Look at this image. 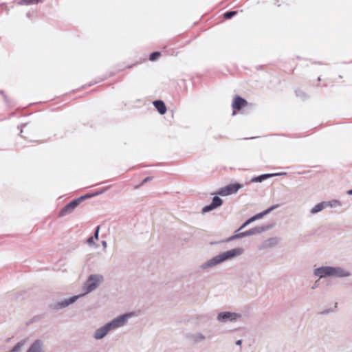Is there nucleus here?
<instances>
[{
	"label": "nucleus",
	"instance_id": "f8f14e48",
	"mask_svg": "<svg viewBox=\"0 0 352 352\" xmlns=\"http://www.w3.org/2000/svg\"><path fill=\"white\" fill-rule=\"evenodd\" d=\"M80 296L81 295H80ZM78 297H79V296H74L69 299L65 300L59 302L58 306L59 307H65L68 306L69 305L74 302L76 300V299L78 298Z\"/></svg>",
	"mask_w": 352,
	"mask_h": 352
},
{
	"label": "nucleus",
	"instance_id": "9d476101",
	"mask_svg": "<svg viewBox=\"0 0 352 352\" xmlns=\"http://www.w3.org/2000/svg\"><path fill=\"white\" fill-rule=\"evenodd\" d=\"M237 316H239L236 314L225 312V313H221L218 316V319L219 320H226L228 319H229L230 320H235Z\"/></svg>",
	"mask_w": 352,
	"mask_h": 352
},
{
	"label": "nucleus",
	"instance_id": "4be33fe9",
	"mask_svg": "<svg viewBox=\"0 0 352 352\" xmlns=\"http://www.w3.org/2000/svg\"><path fill=\"white\" fill-rule=\"evenodd\" d=\"M94 243V237H93V236H91V237H90V238H89V239H87V243H89V245H91V244H93Z\"/></svg>",
	"mask_w": 352,
	"mask_h": 352
},
{
	"label": "nucleus",
	"instance_id": "a211bd4d",
	"mask_svg": "<svg viewBox=\"0 0 352 352\" xmlns=\"http://www.w3.org/2000/svg\"><path fill=\"white\" fill-rule=\"evenodd\" d=\"M25 4H35L39 3L41 0H21Z\"/></svg>",
	"mask_w": 352,
	"mask_h": 352
},
{
	"label": "nucleus",
	"instance_id": "4468645a",
	"mask_svg": "<svg viewBox=\"0 0 352 352\" xmlns=\"http://www.w3.org/2000/svg\"><path fill=\"white\" fill-rule=\"evenodd\" d=\"M324 208L323 204H318L311 209V213H316L321 211Z\"/></svg>",
	"mask_w": 352,
	"mask_h": 352
},
{
	"label": "nucleus",
	"instance_id": "f257e3e1",
	"mask_svg": "<svg viewBox=\"0 0 352 352\" xmlns=\"http://www.w3.org/2000/svg\"><path fill=\"white\" fill-rule=\"evenodd\" d=\"M131 314H127L120 316L116 319L113 320L111 322L97 329L94 333V338L96 339L102 338L110 329L118 328L120 326H122L126 321L127 318L131 316Z\"/></svg>",
	"mask_w": 352,
	"mask_h": 352
},
{
	"label": "nucleus",
	"instance_id": "5701e85b",
	"mask_svg": "<svg viewBox=\"0 0 352 352\" xmlns=\"http://www.w3.org/2000/svg\"><path fill=\"white\" fill-rule=\"evenodd\" d=\"M151 179V177H146V178H145V179L142 181V184H144V183H146V182H147L150 181Z\"/></svg>",
	"mask_w": 352,
	"mask_h": 352
},
{
	"label": "nucleus",
	"instance_id": "6ab92c4d",
	"mask_svg": "<svg viewBox=\"0 0 352 352\" xmlns=\"http://www.w3.org/2000/svg\"><path fill=\"white\" fill-rule=\"evenodd\" d=\"M252 233H253V232H252V231H248V232H246L245 233H241L240 234L234 235V236H232L230 239V240L234 239H236L237 237H239V236H245V235L251 234Z\"/></svg>",
	"mask_w": 352,
	"mask_h": 352
},
{
	"label": "nucleus",
	"instance_id": "b1692460",
	"mask_svg": "<svg viewBox=\"0 0 352 352\" xmlns=\"http://www.w3.org/2000/svg\"><path fill=\"white\" fill-rule=\"evenodd\" d=\"M236 344H238V345H241V340H238V341L236 342Z\"/></svg>",
	"mask_w": 352,
	"mask_h": 352
},
{
	"label": "nucleus",
	"instance_id": "423d86ee",
	"mask_svg": "<svg viewBox=\"0 0 352 352\" xmlns=\"http://www.w3.org/2000/svg\"><path fill=\"white\" fill-rule=\"evenodd\" d=\"M247 105L248 102L245 99L239 96H236L234 98L232 103V107L233 109L232 115L234 116L236 113V111H239Z\"/></svg>",
	"mask_w": 352,
	"mask_h": 352
},
{
	"label": "nucleus",
	"instance_id": "412c9836",
	"mask_svg": "<svg viewBox=\"0 0 352 352\" xmlns=\"http://www.w3.org/2000/svg\"><path fill=\"white\" fill-rule=\"evenodd\" d=\"M99 230H100V226H98V227H97V228H96V230L95 234H94V239H98V232H99Z\"/></svg>",
	"mask_w": 352,
	"mask_h": 352
},
{
	"label": "nucleus",
	"instance_id": "aec40b11",
	"mask_svg": "<svg viewBox=\"0 0 352 352\" xmlns=\"http://www.w3.org/2000/svg\"><path fill=\"white\" fill-rule=\"evenodd\" d=\"M236 14V12H229L224 14V19L229 20L232 16H234Z\"/></svg>",
	"mask_w": 352,
	"mask_h": 352
},
{
	"label": "nucleus",
	"instance_id": "393cba45",
	"mask_svg": "<svg viewBox=\"0 0 352 352\" xmlns=\"http://www.w3.org/2000/svg\"><path fill=\"white\" fill-rule=\"evenodd\" d=\"M349 194L352 195V190L349 191Z\"/></svg>",
	"mask_w": 352,
	"mask_h": 352
},
{
	"label": "nucleus",
	"instance_id": "6e6552de",
	"mask_svg": "<svg viewBox=\"0 0 352 352\" xmlns=\"http://www.w3.org/2000/svg\"><path fill=\"white\" fill-rule=\"evenodd\" d=\"M222 204L223 201L221 198H219V197H214L212 199V203L210 205L204 207L202 211L203 212H208L210 210L217 208V207H219L220 206L222 205Z\"/></svg>",
	"mask_w": 352,
	"mask_h": 352
},
{
	"label": "nucleus",
	"instance_id": "dca6fc26",
	"mask_svg": "<svg viewBox=\"0 0 352 352\" xmlns=\"http://www.w3.org/2000/svg\"><path fill=\"white\" fill-rule=\"evenodd\" d=\"M270 176H271L270 175H267V174L262 175H261V176H259L258 177H256V178L253 179L252 181L261 182L263 179H267V178L270 177Z\"/></svg>",
	"mask_w": 352,
	"mask_h": 352
},
{
	"label": "nucleus",
	"instance_id": "20e7f679",
	"mask_svg": "<svg viewBox=\"0 0 352 352\" xmlns=\"http://www.w3.org/2000/svg\"><path fill=\"white\" fill-rule=\"evenodd\" d=\"M102 280L103 276L101 275H91L85 284V287H86L85 294H87L95 289Z\"/></svg>",
	"mask_w": 352,
	"mask_h": 352
},
{
	"label": "nucleus",
	"instance_id": "2eb2a0df",
	"mask_svg": "<svg viewBox=\"0 0 352 352\" xmlns=\"http://www.w3.org/2000/svg\"><path fill=\"white\" fill-rule=\"evenodd\" d=\"M24 342H19L16 344L10 352H18L21 348L23 346Z\"/></svg>",
	"mask_w": 352,
	"mask_h": 352
},
{
	"label": "nucleus",
	"instance_id": "ddd939ff",
	"mask_svg": "<svg viewBox=\"0 0 352 352\" xmlns=\"http://www.w3.org/2000/svg\"><path fill=\"white\" fill-rule=\"evenodd\" d=\"M273 208L266 210L265 212H264L263 213H261V214H258L252 218H250V219H248L245 223H243V225L240 228V229H243V228H245L248 224H249L250 222L254 221L255 219L259 218V217H261L263 214H267L270 210H272Z\"/></svg>",
	"mask_w": 352,
	"mask_h": 352
},
{
	"label": "nucleus",
	"instance_id": "9b49d317",
	"mask_svg": "<svg viewBox=\"0 0 352 352\" xmlns=\"http://www.w3.org/2000/svg\"><path fill=\"white\" fill-rule=\"evenodd\" d=\"M42 342L41 340L35 341L27 352H41Z\"/></svg>",
	"mask_w": 352,
	"mask_h": 352
},
{
	"label": "nucleus",
	"instance_id": "1a4fd4ad",
	"mask_svg": "<svg viewBox=\"0 0 352 352\" xmlns=\"http://www.w3.org/2000/svg\"><path fill=\"white\" fill-rule=\"evenodd\" d=\"M153 105L157 110V111L161 114L164 115L166 112V107L164 102L162 100H155L153 102Z\"/></svg>",
	"mask_w": 352,
	"mask_h": 352
},
{
	"label": "nucleus",
	"instance_id": "f3484780",
	"mask_svg": "<svg viewBox=\"0 0 352 352\" xmlns=\"http://www.w3.org/2000/svg\"><path fill=\"white\" fill-rule=\"evenodd\" d=\"M160 56V53L158 52H153L149 57L150 60L154 61Z\"/></svg>",
	"mask_w": 352,
	"mask_h": 352
},
{
	"label": "nucleus",
	"instance_id": "f03ea898",
	"mask_svg": "<svg viewBox=\"0 0 352 352\" xmlns=\"http://www.w3.org/2000/svg\"><path fill=\"white\" fill-rule=\"evenodd\" d=\"M243 252V249L241 248H234L229 251L223 252L222 254L214 257L212 259L209 261L208 263H207V265L209 267L214 266L227 259H230L236 256H239L242 254Z\"/></svg>",
	"mask_w": 352,
	"mask_h": 352
},
{
	"label": "nucleus",
	"instance_id": "0eeeda50",
	"mask_svg": "<svg viewBox=\"0 0 352 352\" xmlns=\"http://www.w3.org/2000/svg\"><path fill=\"white\" fill-rule=\"evenodd\" d=\"M80 200L76 199L69 202L64 208H63L59 212L58 216L63 217L68 214H70L79 204Z\"/></svg>",
	"mask_w": 352,
	"mask_h": 352
},
{
	"label": "nucleus",
	"instance_id": "7ed1b4c3",
	"mask_svg": "<svg viewBox=\"0 0 352 352\" xmlns=\"http://www.w3.org/2000/svg\"><path fill=\"white\" fill-rule=\"evenodd\" d=\"M315 274L320 278L327 276H335L338 277L347 276L349 274L340 268L331 267H322L315 270Z\"/></svg>",
	"mask_w": 352,
	"mask_h": 352
},
{
	"label": "nucleus",
	"instance_id": "39448f33",
	"mask_svg": "<svg viewBox=\"0 0 352 352\" xmlns=\"http://www.w3.org/2000/svg\"><path fill=\"white\" fill-rule=\"evenodd\" d=\"M241 187L242 185L239 184H231L219 189L216 194L221 196H228L236 193Z\"/></svg>",
	"mask_w": 352,
	"mask_h": 352
}]
</instances>
